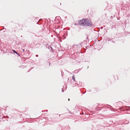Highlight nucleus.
<instances>
[{"instance_id":"1","label":"nucleus","mask_w":130,"mask_h":130,"mask_svg":"<svg viewBox=\"0 0 130 130\" xmlns=\"http://www.w3.org/2000/svg\"><path fill=\"white\" fill-rule=\"evenodd\" d=\"M78 23L79 25L84 27H91L93 25L92 23L87 18H83L79 20Z\"/></svg>"},{"instance_id":"2","label":"nucleus","mask_w":130,"mask_h":130,"mask_svg":"<svg viewBox=\"0 0 130 130\" xmlns=\"http://www.w3.org/2000/svg\"><path fill=\"white\" fill-rule=\"evenodd\" d=\"M120 110L122 111H130V107L127 106H125L121 107L120 108Z\"/></svg>"},{"instance_id":"3","label":"nucleus","mask_w":130,"mask_h":130,"mask_svg":"<svg viewBox=\"0 0 130 130\" xmlns=\"http://www.w3.org/2000/svg\"><path fill=\"white\" fill-rule=\"evenodd\" d=\"M68 35V31H66V32L63 35H62V36L63 37L64 36V37L63 39H65L67 36Z\"/></svg>"},{"instance_id":"4","label":"nucleus","mask_w":130,"mask_h":130,"mask_svg":"<svg viewBox=\"0 0 130 130\" xmlns=\"http://www.w3.org/2000/svg\"><path fill=\"white\" fill-rule=\"evenodd\" d=\"M82 43H80L79 44H76V46H77V47H79V48H80L82 47Z\"/></svg>"},{"instance_id":"5","label":"nucleus","mask_w":130,"mask_h":130,"mask_svg":"<svg viewBox=\"0 0 130 130\" xmlns=\"http://www.w3.org/2000/svg\"><path fill=\"white\" fill-rule=\"evenodd\" d=\"M12 51L13 53H15L17 54L19 56H20V54L18 53L15 51L14 50H12Z\"/></svg>"},{"instance_id":"6","label":"nucleus","mask_w":130,"mask_h":130,"mask_svg":"<svg viewBox=\"0 0 130 130\" xmlns=\"http://www.w3.org/2000/svg\"><path fill=\"white\" fill-rule=\"evenodd\" d=\"M42 19H40L39 21L37 22V24L40 25L42 24Z\"/></svg>"},{"instance_id":"7","label":"nucleus","mask_w":130,"mask_h":130,"mask_svg":"<svg viewBox=\"0 0 130 130\" xmlns=\"http://www.w3.org/2000/svg\"><path fill=\"white\" fill-rule=\"evenodd\" d=\"M36 46L37 48H39L41 47V44H36Z\"/></svg>"},{"instance_id":"8","label":"nucleus","mask_w":130,"mask_h":130,"mask_svg":"<svg viewBox=\"0 0 130 130\" xmlns=\"http://www.w3.org/2000/svg\"><path fill=\"white\" fill-rule=\"evenodd\" d=\"M59 30V29L58 28H56V29L55 30V33L57 35H58V34H59V33H58V32H57V31H58Z\"/></svg>"},{"instance_id":"9","label":"nucleus","mask_w":130,"mask_h":130,"mask_svg":"<svg viewBox=\"0 0 130 130\" xmlns=\"http://www.w3.org/2000/svg\"><path fill=\"white\" fill-rule=\"evenodd\" d=\"M65 130H69L70 129V127L69 126H67L65 128Z\"/></svg>"},{"instance_id":"10","label":"nucleus","mask_w":130,"mask_h":130,"mask_svg":"<svg viewBox=\"0 0 130 130\" xmlns=\"http://www.w3.org/2000/svg\"><path fill=\"white\" fill-rule=\"evenodd\" d=\"M50 49H51L52 51L53 52H54V49L52 48V47L51 46H49L48 47V49H50Z\"/></svg>"},{"instance_id":"11","label":"nucleus","mask_w":130,"mask_h":130,"mask_svg":"<svg viewBox=\"0 0 130 130\" xmlns=\"http://www.w3.org/2000/svg\"><path fill=\"white\" fill-rule=\"evenodd\" d=\"M72 79L74 81H75V78L74 75H73L72 76Z\"/></svg>"},{"instance_id":"12","label":"nucleus","mask_w":130,"mask_h":130,"mask_svg":"<svg viewBox=\"0 0 130 130\" xmlns=\"http://www.w3.org/2000/svg\"><path fill=\"white\" fill-rule=\"evenodd\" d=\"M115 27V25H112L111 26V28L112 29V28H114Z\"/></svg>"},{"instance_id":"13","label":"nucleus","mask_w":130,"mask_h":130,"mask_svg":"<svg viewBox=\"0 0 130 130\" xmlns=\"http://www.w3.org/2000/svg\"><path fill=\"white\" fill-rule=\"evenodd\" d=\"M87 91L89 92H90L91 91V90L90 89H88V90H87Z\"/></svg>"},{"instance_id":"14","label":"nucleus","mask_w":130,"mask_h":130,"mask_svg":"<svg viewBox=\"0 0 130 130\" xmlns=\"http://www.w3.org/2000/svg\"><path fill=\"white\" fill-rule=\"evenodd\" d=\"M112 40V39L110 40V39H109L108 41H111V40ZM111 41L113 42V43L114 42L113 41Z\"/></svg>"},{"instance_id":"15","label":"nucleus","mask_w":130,"mask_h":130,"mask_svg":"<svg viewBox=\"0 0 130 130\" xmlns=\"http://www.w3.org/2000/svg\"><path fill=\"white\" fill-rule=\"evenodd\" d=\"M48 63V64L49 66H50L51 63L50 62H47Z\"/></svg>"},{"instance_id":"16","label":"nucleus","mask_w":130,"mask_h":130,"mask_svg":"<svg viewBox=\"0 0 130 130\" xmlns=\"http://www.w3.org/2000/svg\"><path fill=\"white\" fill-rule=\"evenodd\" d=\"M62 92H64V90L63 88H62Z\"/></svg>"},{"instance_id":"17","label":"nucleus","mask_w":130,"mask_h":130,"mask_svg":"<svg viewBox=\"0 0 130 130\" xmlns=\"http://www.w3.org/2000/svg\"><path fill=\"white\" fill-rule=\"evenodd\" d=\"M36 17H34L33 18V19H34L35 20L36 19Z\"/></svg>"},{"instance_id":"18","label":"nucleus","mask_w":130,"mask_h":130,"mask_svg":"<svg viewBox=\"0 0 130 130\" xmlns=\"http://www.w3.org/2000/svg\"><path fill=\"white\" fill-rule=\"evenodd\" d=\"M6 118H9V117L8 116H7L6 117Z\"/></svg>"},{"instance_id":"19","label":"nucleus","mask_w":130,"mask_h":130,"mask_svg":"<svg viewBox=\"0 0 130 130\" xmlns=\"http://www.w3.org/2000/svg\"><path fill=\"white\" fill-rule=\"evenodd\" d=\"M35 56L36 57H38V55H36V56Z\"/></svg>"},{"instance_id":"20","label":"nucleus","mask_w":130,"mask_h":130,"mask_svg":"<svg viewBox=\"0 0 130 130\" xmlns=\"http://www.w3.org/2000/svg\"><path fill=\"white\" fill-rule=\"evenodd\" d=\"M22 51H23V52H24L25 51V50L24 49H23L22 50Z\"/></svg>"},{"instance_id":"21","label":"nucleus","mask_w":130,"mask_h":130,"mask_svg":"<svg viewBox=\"0 0 130 130\" xmlns=\"http://www.w3.org/2000/svg\"><path fill=\"white\" fill-rule=\"evenodd\" d=\"M86 38H87V39L88 40H89V39H88V37H87Z\"/></svg>"},{"instance_id":"22","label":"nucleus","mask_w":130,"mask_h":130,"mask_svg":"<svg viewBox=\"0 0 130 130\" xmlns=\"http://www.w3.org/2000/svg\"><path fill=\"white\" fill-rule=\"evenodd\" d=\"M77 24H76L75 23V25H77Z\"/></svg>"},{"instance_id":"23","label":"nucleus","mask_w":130,"mask_h":130,"mask_svg":"<svg viewBox=\"0 0 130 130\" xmlns=\"http://www.w3.org/2000/svg\"><path fill=\"white\" fill-rule=\"evenodd\" d=\"M70 99H68V101H70Z\"/></svg>"},{"instance_id":"24","label":"nucleus","mask_w":130,"mask_h":130,"mask_svg":"<svg viewBox=\"0 0 130 130\" xmlns=\"http://www.w3.org/2000/svg\"><path fill=\"white\" fill-rule=\"evenodd\" d=\"M61 75H62V74H63V73H62V72H61Z\"/></svg>"},{"instance_id":"25","label":"nucleus","mask_w":130,"mask_h":130,"mask_svg":"<svg viewBox=\"0 0 130 130\" xmlns=\"http://www.w3.org/2000/svg\"><path fill=\"white\" fill-rule=\"evenodd\" d=\"M88 68H89V66H88V67H87V69H88Z\"/></svg>"},{"instance_id":"26","label":"nucleus","mask_w":130,"mask_h":130,"mask_svg":"<svg viewBox=\"0 0 130 130\" xmlns=\"http://www.w3.org/2000/svg\"><path fill=\"white\" fill-rule=\"evenodd\" d=\"M29 71H28L27 72H29Z\"/></svg>"},{"instance_id":"27","label":"nucleus","mask_w":130,"mask_h":130,"mask_svg":"<svg viewBox=\"0 0 130 130\" xmlns=\"http://www.w3.org/2000/svg\"><path fill=\"white\" fill-rule=\"evenodd\" d=\"M61 127H61V126H60V128H61Z\"/></svg>"},{"instance_id":"28","label":"nucleus","mask_w":130,"mask_h":130,"mask_svg":"<svg viewBox=\"0 0 130 130\" xmlns=\"http://www.w3.org/2000/svg\"><path fill=\"white\" fill-rule=\"evenodd\" d=\"M101 108V109H100V110H101V109H102V108Z\"/></svg>"},{"instance_id":"29","label":"nucleus","mask_w":130,"mask_h":130,"mask_svg":"<svg viewBox=\"0 0 130 130\" xmlns=\"http://www.w3.org/2000/svg\"><path fill=\"white\" fill-rule=\"evenodd\" d=\"M48 111V110H46V111Z\"/></svg>"},{"instance_id":"30","label":"nucleus","mask_w":130,"mask_h":130,"mask_svg":"<svg viewBox=\"0 0 130 130\" xmlns=\"http://www.w3.org/2000/svg\"><path fill=\"white\" fill-rule=\"evenodd\" d=\"M129 122L127 123H126V124H128Z\"/></svg>"},{"instance_id":"31","label":"nucleus","mask_w":130,"mask_h":130,"mask_svg":"<svg viewBox=\"0 0 130 130\" xmlns=\"http://www.w3.org/2000/svg\"><path fill=\"white\" fill-rule=\"evenodd\" d=\"M22 37V36H21V37Z\"/></svg>"},{"instance_id":"32","label":"nucleus","mask_w":130,"mask_h":130,"mask_svg":"<svg viewBox=\"0 0 130 130\" xmlns=\"http://www.w3.org/2000/svg\"><path fill=\"white\" fill-rule=\"evenodd\" d=\"M117 20H119V19H118V18H117Z\"/></svg>"},{"instance_id":"33","label":"nucleus","mask_w":130,"mask_h":130,"mask_svg":"<svg viewBox=\"0 0 130 130\" xmlns=\"http://www.w3.org/2000/svg\"><path fill=\"white\" fill-rule=\"evenodd\" d=\"M60 115H59V117H60Z\"/></svg>"},{"instance_id":"34","label":"nucleus","mask_w":130,"mask_h":130,"mask_svg":"<svg viewBox=\"0 0 130 130\" xmlns=\"http://www.w3.org/2000/svg\"><path fill=\"white\" fill-rule=\"evenodd\" d=\"M128 34H130V32H129Z\"/></svg>"},{"instance_id":"35","label":"nucleus","mask_w":130,"mask_h":130,"mask_svg":"<svg viewBox=\"0 0 130 130\" xmlns=\"http://www.w3.org/2000/svg\"><path fill=\"white\" fill-rule=\"evenodd\" d=\"M85 93V92L83 93V94H84Z\"/></svg>"},{"instance_id":"36","label":"nucleus","mask_w":130,"mask_h":130,"mask_svg":"<svg viewBox=\"0 0 130 130\" xmlns=\"http://www.w3.org/2000/svg\"><path fill=\"white\" fill-rule=\"evenodd\" d=\"M61 3H60V5H61Z\"/></svg>"},{"instance_id":"37","label":"nucleus","mask_w":130,"mask_h":130,"mask_svg":"<svg viewBox=\"0 0 130 130\" xmlns=\"http://www.w3.org/2000/svg\"><path fill=\"white\" fill-rule=\"evenodd\" d=\"M101 28H102V27H101Z\"/></svg>"},{"instance_id":"38","label":"nucleus","mask_w":130,"mask_h":130,"mask_svg":"<svg viewBox=\"0 0 130 130\" xmlns=\"http://www.w3.org/2000/svg\"><path fill=\"white\" fill-rule=\"evenodd\" d=\"M101 28H102V27H101Z\"/></svg>"}]
</instances>
